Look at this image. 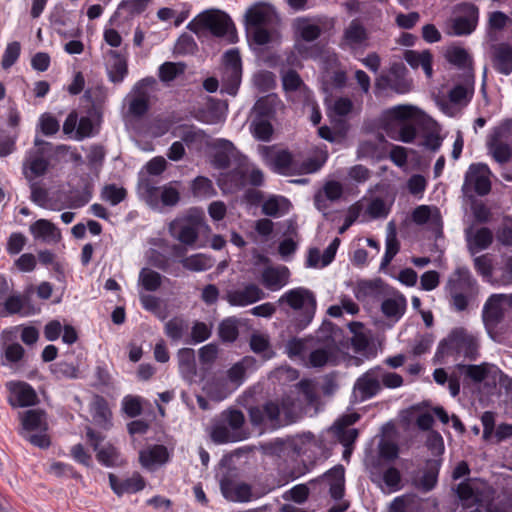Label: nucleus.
<instances>
[{
	"label": "nucleus",
	"instance_id": "3c124183",
	"mask_svg": "<svg viewBox=\"0 0 512 512\" xmlns=\"http://www.w3.org/2000/svg\"><path fill=\"white\" fill-rule=\"evenodd\" d=\"M139 281L146 291L153 292L160 288L162 276L154 270L143 268L139 273Z\"/></svg>",
	"mask_w": 512,
	"mask_h": 512
},
{
	"label": "nucleus",
	"instance_id": "2f4dec72",
	"mask_svg": "<svg viewBox=\"0 0 512 512\" xmlns=\"http://www.w3.org/2000/svg\"><path fill=\"white\" fill-rule=\"evenodd\" d=\"M280 100L276 94L259 98L253 107L254 118L273 119Z\"/></svg>",
	"mask_w": 512,
	"mask_h": 512
},
{
	"label": "nucleus",
	"instance_id": "a878e982",
	"mask_svg": "<svg viewBox=\"0 0 512 512\" xmlns=\"http://www.w3.org/2000/svg\"><path fill=\"white\" fill-rule=\"evenodd\" d=\"M169 459L170 454L167 447L161 444H155L139 453V461L147 469H152L156 465H163Z\"/></svg>",
	"mask_w": 512,
	"mask_h": 512
},
{
	"label": "nucleus",
	"instance_id": "a19ab883",
	"mask_svg": "<svg viewBox=\"0 0 512 512\" xmlns=\"http://www.w3.org/2000/svg\"><path fill=\"white\" fill-rule=\"evenodd\" d=\"M406 310V300L404 298H387L381 304V311L391 319L399 320Z\"/></svg>",
	"mask_w": 512,
	"mask_h": 512
},
{
	"label": "nucleus",
	"instance_id": "5fc2aeb1",
	"mask_svg": "<svg viewBox=\"0 0 512 512\" xmlns=\"http://www.w3.org/2000/svg\"><path fill=\"white\" fill-rule=\"evenodd\" d=\"M184 68L182 63L164 62L159 67V78L162 82H171L184 73Z\"/></svg>",
	"mask_w": 512,
	"mask_h": 512
},
{
	"label": "nucleus",
	"instance_id": "13d9d810",
	"mask_svg": "<svg viewBox=\"0 0 512 512\" xmlns=\"http://www.w3.org/2000/svg\"><path fill=\"white\" fill-rule=\"evenodd\" d=\"M21 53V44L18 41L8 43L2 56L1 66L3 69H8L13 66Z\"/></svg>",
	"mask_w": 512,
	"mask_h": 512
},
{
	"label": "nucleus",
	"instance_id": "c756f323",
	"mask_svg": "<svg viewBox=\"0 0 512 512\" xmlns=\"http://www.w3.org/2000/svg\"><path fill=\"white\" fill-rule=\"evenodd\" d=\"M4 308L7 314H21L29 316L35 314V309L30 304V297L28 295L16 294L10 295L5 299Z\"/></svg>",
	"mask_w": 512,
	"mask_h": 512
},
{
	"label": "nucleus",
	"instance_id": "c03bdc74",
	"mask_svg": "<svg viewBox=\"0 0 512 512\" xmlns=\"http://www.w3.org/2000/svg\"><path fill=\"white\" fill-rule=\"evenodd\" d=\"M469 232L470 230H466L467 238L477 250H485L493 242V232L488 227L479 228L472 237H470Z\"/></svg>",
	"mask_w": 512,
	"mask_h": 512
},
{
	"label": "nucleus",
	"instance_id": "39448f33",
	"mask_svg": "<svg viewBox=\"0 0 512 512\" xmlns=\"http://www.w3.org/2000/svg\"><path fill=\"white\" fill-rule=\"evenodd\" d=\"M279 302H285L297 311L293 324L298 331L304 330L315 316L317 301L313 292L307 288L290 289L280 297Z\"/></svg>",
	"mask_w": 512,
	"mask_h": 512
},
{
	"label": "nucleus",
	"instance_id": "7ed1b4c3",
	"mask_svg": "<svg viewBox=\"0 0 512 512\" xmlns=\"http://www.w3.org/2000/svg\"><path fill=\"white\" fill-rule=\"evenodd\" d=\"M449 306L455 312H464L476 302L479 284L467 267H458L446 286Z\"/></svg>",
	"mask_w": 512,
	"mask_h": 512
},
{
	"label": "nucleus",
	"instance_id": "e2e57ef3",
	"mask_svg": "<svg viewBox=\"0 0 512 512\" xmlns=\"http://www.w3.org/2000/svg\"><path fill=\"white\" fill-rule=\"evenodd\" d=\"M122 410L130 418H135L142 413V403L138 396L127 395L122 400Z\"/></svg>",
	"mask_w": 512,
	"mask_h": 512
},
{
	"label": "nucleus",
	"instance_id": "c9c22d12",
	"mask_svg": "<svg viewBox=\"0 0 512 512\" xmlns=\"http://www.w3.org/2000/svg\"><path fill=\"white\" fill-rule=\"evenodd\" d=\"M247 173L248 165L240 163L224 174L223 180L231 189L240 190L247 185Z\"/></svg>",
	"mask_w": 512,
	"mask_h": 512
},
{
	"label": "nucleus",
	"instance_id": "0e129e2a",
	"mask_svg": "<svg viewBox=\"0 0 512 512\" xmlns=\"http://www.w3.org/2000/svg\"><path fill=\"white\" fill-rule=\"evenodd\" d=\"M27 243L26 236L21 232H13L7 239L6 251L9 255L19 254Z\"/></svg>",
	"mask_w": 512,
	"mask_h": 512
},
{
	"label": "nucleus",
	"instance_id": "f704fd0d",
	"mask_svg": "<svg viewBox=\"0 0 512 512\" xmlns=\"http://www.w3.org/2000/svg\"><path fill=\"white\" fill-rule=\"evenodd\" d=\"M44 415V412L41 410L32 409L25 411L21 417V432L28 433L42 428L46 430Z\"/></svg>",
	"mask_w": 512,
	"mask_h": 512
},
{
	"label": "nucleus",
	"instance_id": "4be33fe9",
	"mask_svg": "<svg viewBox=\"0 0 512 512\" xmlns=\"http://www.w3.org/2000/svg\"><path fill=\"white\" fill-rule=\"evenodd\" d=\"M152 77L144 78L134 87V96L129 102V113L134 117H142L149 110V95L145 87L152 84Z\"/></svg>",
	"mask_w": 512,
	"mask_h": 512
},
{
	"label": "nucleus",
	"instance_id": "393cba45",
	"mask_svg": "<svg viewBox=\"0 0 512 512\" xmlns=\"http://www.w3.org/2000/svg\"><path fill=\"white\" fill-rule=\"evenodd\" d=\"M189 322L182 316H174L164 325V333L173 343L189 341Z\"/></svg>",
	"mask_w": 512,
	"mask_h": 512
},
{
	"label": "nucleus",
	"instance_id": "e433bc0d",
	"mask_svg": "<svg viewBox=\"0 0 512 512\" xmlns=\"http://www.w3.org/2000/svg\"><path fill=\"white\" fill-rule=\"evenodd\" d=\"M96 458L101 465L106 467L120 466L123 463L118 448L112 444L101 447L96 453Z\"/></svg>",
	"mask_w": 512,
	"mask_h": 512
},
{
	"label": "nucleus",
	"instance_id": "412c9836",
	"mask_svg": "<svg viewBox=\"0 0 512 512\" xmlns=\"http://www.w3.org/2000/svg\"><path fill=\"white\" fill-rule=\"evenodd\" d=\"M441 465V459L426 460L422 475L413 479L414 487L423 493L432 491L437 486Z\"/></svg>",
	"mask_w": 512,
	"mask_h": 512
},
{
	"label": "nucleus",
	"instance_id": "b1692460",
	"mask_svg": "<svg viewBox=\"0 0 512 512\" xmlns=\"http://www.w3.org/2000/svg\"><path fill=\"white\" fill-rule=\"evenodd\" d=\"M108 478L111 489L118 496L137 493L145 488V480L139 473H134L130 478L121 481L113 473H109Z\"/></svg>",
	"mask_w": 512,
	"mask_h": 512
},
{
	"label": "nucleus",
	"instance_id": "f03ea898",
	"mask_svg": "<svg viewBox=\"0 0 512 512\" xmlns=\"http://www.w3.org/2000/svg\"><path fill=\"white\" fill-rule=\"evenodd\" d=\"M244 426V413L237 408H227L211 420L209 436L215 444L243 441L249 434Z\"/></svg>",
	"mask_w": 512,
	"mask_h": 512
},
{
	"label": "nucleus",
	"instance_id": "4468645a",
	"mask_svg": "<svg viewBox=\"0 0 512 512\" xmlns=\"http://www.w3.org/2000/svg\"><path fill=\"white\" fill-rule=\"evenodd\" d=\"M511 133V125L504 123L493 130L488 142L489 151L493 159L499 164L508 163L512 158V149L505 143Z\"/></svg>",
	"mask_w": 512,
	"mask_h": 512
},
{
	"label": "nucleus",
	"instance_id": "69168bd1",
	"mask_svg": "<svg viewBox=\"0 0 512 512\" xmlns=\"http://www.w3.org/2000/svg\"><path fill=\"white\" fill-rule=\"evenodd\" d=\"M254 85L261 92H267L275 86V76L270 71H259L254 75Z\"/></svg>",
	"mask_w": 512,
	"mask_h": 512
},
{
	"label": "nucleus",
	"instance_id": "c85d7f7f",
	"mask_svg": "<svg viewBox=\"0 0 512 512\" xmlns=\"http://www.w3.org/2000/svg\"><path fill=\"white\" fill-rule=\"evenodd\" d=\"M405 61L413 69L421 67L427 78H431L433 75V55L429 50H423L421 52L415 50H406L404 53Z\"/></svg>",
	"mask_w": 512,
	"mask_h": 512
},
{
	"label": "nucleus",
	"instance_id": "8fccbe9b",
	"mask_svg": "<svg viewBox=\"0 0 512 512\" xmlns=\"http://www.w3.org/2000/svg\"><path fill=\"white\" fill-rule=\"evenodd\" d=\"M112 54L116 57V60L109 67L108 76L112 83L118 84L121 83L128 74V66L126 60L120 58L118 53L112 52Z\"/></svg>",
	"mask_w": 512,
	"mask_h": 512
},
{
	"label": "nucleus",
	"instance_id": "052dcab7",
	"mask_svg": "<svg viewBox=\"0 0 512 512\" xmlns=\"http://www.w3.org/2000/svg\"><path fill=\"white\" fill-rule=\"evenodd\" d=\"M458 367L460 370L464 371L466 377H468L469 379H471L472 381L477 382V383H480L484 379H486V377L488 376V373H489L486 364H481V365L460 364Z\"/></svg>",
	"mask_w": 512,
	"mask_h": 512
},
{
	"label": "nucleus",
	"instance_id": "5701e85b",
	"mask_svg": "<svg viewBox=\"0 0 512 512\" xmlns=\"http://www.w3.org/2000/svg\"><path fill=\"white\" fill-rule=\"evenodd\" d=\"M381 366L365 372L356 382V387L363 399H371L381 391Z\"/></svg>",
	"mask_w": 512,
	"mask_h": 512
},
{
	"label": "nucleus",
	"instance_id": "ea45409f",
	"mask_svg": "<svg viewBox=\"0 0 512 512\" xmlns=\"http://www.w3.org/2000/svg\"><path fill=\"white\" fill-rule=\"evenodd\" d=\"M51 372L58 380L78 379L81 373L78 365L67 361H60L52 365Z\"/></svg>",
	"mask_w": 512,
	"mask_h": 512
},
{
	"label": "nucleus",
	"instance_id": "72a5a7b5",
	"mask_svg": "<svg viewBox=\"0 0 512 512\" xmlns=\"http://www.w3.org/2000/svg\"><path fill=\"white\" fill-rule=\"evenodd\" d=\"M179 371L185 378L196 375L195 352L192 348H181L177 353Z\"/></svg>",
	"mask_w": 512,
	"mask_h": 512
},
{
	"label": "nucleus",
	"instance_id": "338daca9",
	"mask_svg": "<svg viewBox=\"0 0 512 512\" xmlns=\"http://www.w3.org/2000/svg\"><path fill=\"white\" fill-rule=\"evenodd\" d=\"M211 330L208 325L201 321L194 322L189 335L190 343H202L209 339Z\"/></svg>",
	"mask_w": 512,
	"mask_h": 512
},
{
	"label": "nucleus",
	"instance_id": "f257e3e1",
	"mask_svg": "<svg viewBox=\"0 0 512 512\" xmlns=\"http://www.w3.org/2000/svg\"><path fill=\"white\" fill-rule=\"evenodd\" d=\"M421 111L413 106L398 105L383 113L382 128L393 140L412 143L417 136L416 120Z\"/></svg>",
	"mask_w": 512,
	"mask_h": 512
},
{
	"label": "nucleus",
	"instance_id": "864d4df0",
	"mask_svg": "<svg viewBox=\"0 0 512 512\" xmlns=\"http://www.w3.org/2000/svg\"><path fill=\"white\" fill-rule=\"evenodd\" d=\"M334 352L330 348H318L313 350L308 357V362L311 367L320 368L332 362Z\"/></svg>",
	"mask_w": 512,
	"mask_h": 512
},
{
	"label": "nucleus",
	"instance_id": "bb28decb",
	"mask_svg": "<svg viewBox=\"0 0 512 512\" xmlns=\"http://www.w3.org/2000/svg\"><path fill=\"white\" fill-rule=\"evenodd\" d=\"M289 277V270L286 266L266 267L261 274L262 284L271 291L281 289Z\"/></svg>",
	"mask_w": 512,
	"mask_h": 512
},
{
	"label": "nucleus",
	"instance_id": "a18cd8bd",
	"mask_svg": "<svg viewBox=\"0 0 512 512\" xmlns=\"http://www.w3.org/2000/svg\"><path fill=\"white\" fill-rule=\"evenodd\" d=\"M127 197V190L116 184H106L101 190V199L112 206H116Z\"/></svg>",
	"mask_w": 512,
	"mask_h": 512
},
{
	"label": "nucleus",
	"instance_id": "6e6552de",
	"mask_svg": "<svg viewBox=\"0 0 512 512\" xmlns=\"http://www.w3.org/2000/svg\"><path fill=\"white\" fill-rule=\"evenodd\" d=\"M35 148L31 149L24 162V168L28 169L33 177L43 176L50 166L49 158L53 152L65 153L69 146L60 144L53 146L52 143L36 138L34 140Z\"/></svg>",
	"mask_w": 512,
	"mask_h": 512
},
{
	"label": "nucleus",
	"instance_id": "9d476101",
	"mask_svg": "<svg viewBox=\"0 0 512 512\" xmlns=\"http://www.w3.org/2000/svg\"><path fill=\"white\" fill-rule=\"evenodd\" d=\"M312 445H317L315 436L311 433H304L296 437L287 439L277 438L269 444L271 454L279 458L290 459L296 461L301 454L306 453L308 448Z\"/></svg>",
	"mask_w": 512,
	"mask_h": 512
},
{
	"label": "nucleus",
	"instance_id": "774afa93",
	"mask_svg": "<svg viewBox=\"0 0 512 512\" xmlns=\"http://www.w3.org/2000/svg\"><path fill=\"white\" fill-rule=\"evenodd\" d=\"M366 213L372 219L385 218L389 214V208L382 198H374L367 206Z\"/></svg>",
	"mask_w": 512,
	"mask_h": 512
},
{
	"label": "nucleus",
	"instance_id": "cd10ccee",
	"mask_svg": "<svg viewBox=\"0 0 512 512\" xmlns=\"http://www.w3.org/2000/svg\"><path fill=\"white\" fill-rule=\"evenodd\" d=\"M272 166L273 170L280 175L291 176L301 173L297 161L288 150L276 152L272 158Z\"/></svg>",
	"mask_w": 512,
	"mask_h": 512
},
{
	"label": "nucleus",
	"instance_id": "09e8293b",
	"mask_svg": "<svg viewBox=\"0 0 512 512\" xmlns=\"http://www.w3.org/2000/svg\"><path fill=\"white\" fill-rule=\"evenodd\" d=\"M272 119L253 118L251 127L253 128V135L256 139L264 142L271 140L273 135Z\"/></svg>",
	"mask_w": 512,
	"mask_h": 512
},
{
	"label": "nucleus",
	"instance_id": "49530a36",
	"mask_svg": "<svg viewBox=\"0 0 512 512\" xmlns=\"http://www.w3.org/2000/svg\"><path fill=\"white\" fill-rule=\"evenodd\" d=\"M242 71H223L221 93L235 96L241 84Z\"/></svg>",
	"mask_w": 512,
	"mask_h": 512
},
{
	"label": "nucleus",
	"instance_id": "603ef678",
	"mask_svg": "<svg viewBox=\"0 0 512 512\" xmlns=\"http://www.w3.org/2000/svg\"><path fill=\"white\" fill-rule=\"evenodd\" d=\"M151 264L174 277H179L181 274L179 265L161 253H156V255L152 257Z\"/></svg>",
	"mask_w": 512,
	"mask_h": 512
},
{
	"label": "nucleus",
	"instance_id": "dca6fc26",
	"mask_svg": "<svg viewBox=\"0 0 512 512\" xmlns=\"http://www.w3.org/2000/svg\"><path fill=\"white\" fill-rule=\"evenodd\" d=\"M220 490L229 501L244 503L253 499L252 487L247 483L237 482L230 474L221 478Z\"/></svg>",
	"mask_w": 512,
	"mask_h": 512
},
{
	"label": "nucleus",
	"instance_id": "680f3d73",
	"mask_svg": "<svg viewBox=\"0 0 512 512\" xmlns=\"http://www.w3.org/2000/svg\"><path fill=\"white\" fill-rule=\"evenodd\" d=\"M253 363L250 357H244L241 361L235 363L228 370V377L232 382L241 383L246 375L247 368Z\"/></svg>",
	"mask_w": 512,
	"mask_h": 512
},
{
	"label": "nucleus",
	"instance_id": "6ab92c4d",
	"mask_svg": "<svg viewBox=\"0 0 512 512\" xmlns=\"http://www.w3.org/2000/svg\"><path fill=\"white\" fill-rule=\"evenodd\" d=\"M492 66L496 72L509 76L512 73V45L506 42L493 44L490 48Z\"/></svg>",
	"mask_w": 512,
	"mask_h": 512
},
{
	"label": "nucleus",
	"instance_id": "473e14b6",
	"mask_svg": "<svg viewBox=\"0 0 512 512\" xmlns=\"http://www.w3.org/2000/svg\"><path fill=\"white\" fill-rule=\"evenodd\" d=\"M217 150L213 154L212 163L217 169H227L231 163V152L235 149L233 143L227 139L217 141Z\"/></svg>",
	"mask_w": 512,
	"mask_h": 512
},
{
	"label": "nucleus",
	"instance_id": "f3484780",
	"mask_svg": "<svg viewBox=\"0 0 512 512\" xmlns=\"http://www.w3.org/2000/svg\"><path fill=\"white\" fill-rule=\"evenodd\" d=\"M459 9L465 15L454 19L452 24L453 33L457 36L470 35L477 27L479 20V9L473 3H461Z\"/></svg>",
	"mask_w": 512,
	"mask_h": 512
},
{
	"label": "nucleus",
	"instance_id": "6e6d98bb",
	"mask_svg": "<svg viewBox=\"0 0 512 512\" xmlns=\"http://www.w3.org/2000/svg\"><path fill=\"white\" fill-rule=\"evenodd\" d=\"M55 231V225L46 219H39L30 225V232L36 239L52 237Z\"/></svg>",
	"mask_w": 512,
	"mask_h": 512
},
{
	"label": "nucleus",
	"instance_id": "58836bf2",
	"mask_svg": "<svg viewBox=\"0 0 512 512\" xmlns=\"http://www.w3.org/2000/svg\"><path fill=\"white\" fill-rule=\"evenodd\" d=\"M191 192L196 198H211L217 194L213 182L205 176H197L191 183Z\"/></svg>",
	"mask_w": 512,
	"mask_h": 512
},
{
	"label": "nucleus",
	"instance_id": "9b49d317",
	"mask_svg": "<svg viewBox=\"0 0 512 512\" xmlns=\"http://www.w3.org/2000/svg\"><path fill=\"white\" fill-rule=\"evenodd\" d=\"M492 172L485 163L471 164L465 173L462 186L463 193L471 197V193L478 196H486L491 192L492 183L490 177Z\"/></svg>",
	"mask_w": 512,
	"mask_h": 512
},
{
	"label": "nucleus",
	"instance_id": "a211bd4d",
	"mask_svg": "<svg viewBox=\"0 0 512 512\" xmlns=\"http://www.w3.org/2000/svg\"><path fill=\"white\" fill-rule=\"evenodd\" d=\"M263 290L254 283L244 285L241 289L230 290L226 300L231 306L245 307L265 298Z\"/></svg>",
	"mask_w": 512,
	"mask_h": 512
},
{
	"label": "nucleus",
	"instance_id": "20e7f679",
	"mask_svg": "<svg viewBox=\"0 0 512 512\" xmlns=\"http://www.w3.org/2000/svg\"><path fill=\"white\" fill-rule=\"evenodd\" d=\"M478 350L477 338L465 328L457 327L439 342L435 356L438 359L448 356H463L470 361H475L479 356Z\"/></svg>",
	"mask_w": 512,
	"mask_h": 512
},
{
	"label": "nucleus",
	"instance_id": "2eb2a0df",
	"mask_svg": "<svg viewBox=\"0 0 512 512\" xmlns=\"http://www.w3.org/2000/svg\"><path fill=\"white\" fill-rule=\"evenodd\" d=\"M281 408L276 401L269 400L263 405L251 406L248 409L250 423L253 427L279 426Z\"/></svg>",
	"mask_w": 512,
	"mask_h": 512
},
{
	"label": "nucleus",
	"instance_id": "aec40b11",
	"mask_svg": "<svg viewBox=\"0 0 512 512\" xmlns=\"http://www.w3.org/2000/svg\"><path fill=\"white\" fill-rule=\"evenodd\" d=\"M9 404L12 407H29L37 403V394L26 382H15L9 385Z\"/></svg>",
	"mask_w": 512,
	"mask_h": 512
},
{
	"label": "nucleus",
	"instance_id": "f8f14e48",
	"mask_svg": "<svg viewBox=\"0 0 512 512\" xmlns=\"http://www.w3.org/2000/svg\"><path fill=\"white\" fill-rule=\"evenodd\" d=\"M412 81L407 78V69L403 63H393L387 73H381L375 81L377 91H393L406 94L411 90Z\"/></svg>",
	"mask_w": 512,
	"mask_h": 512
},
{
	"label": "nucleus",
	"instance_id": "37998d69",
	"mask_svg": "<svg viewBox=\"0 0 512 512\" xmlns=\"http://www.w3.org/2000/svg\"><path fill=\"white\" fill-rule=\"evenodd\" d=\"M368 38L365 27L354 19L344 31V39L349 44H362Z\"/></svg>",
	"mask_w": 512,
	"mask_h": 512
},
{
	"label": "nucleus",
	"instance_id": "bf43d9fd",
	"mask_svg": "<svg viewBox=\"0 0 512 512\" xmlns=\"http://www.w3.org/2000/svg\"><path fill=\"white\" fill-rule=\"evenodd\" d=\"M38 127L43 135L53 136L59 131L60 124L52 114L43 113L39 118Z\"/></svg>",
	"mask_w": 512,
	"mask_h": 512
},
{
	"label": "nucleus",
	"instance_id": "7c9ffc66",
	"mask_svg": "<svg viewBox=\"0 0 512 512\" xmlns=\"http://www.w3.org/2000/svg\"><path fill=\"white\" fill-rule=\"evenodd\" d=\"M344 475L345 470L342 465H336L324 474V477L330 480L329 493L334 500H340L344 496Z\"/></svg>",
	"mask_w": 512,
	"mask_h": 512
},
{
	"label": "nucleus",
	"instance_id": "de8ad7c7",
	"mask_svg": "<svg viewBox=\"0 0 512 512\" xmlns=\"http://www.w3.org/2000/svg\"><path fill=\"white\" fill-rule=\"evenodd\" d=\"M330 430L345 448L351 447L359 435V432L356 428H350L335 423Z\"/></svg>",
	"mask_w": 512,
	"mask_h": 512
},
{
	"label": "nucleus",
	"instance_id": "ddd939ff",
	"mask_svg": "<svg viewBox=\"0 0 512 512\" xmlns=\"http://www.w3.org/2000/svg\"><path fill=\"white\" fill-rule=\"evenodd\" d=\"M506 308H510L509 294H492L484 303L482 321L489 334L504 320Z\"/></svg>",
	"mask_w": 512,
	"mask_h": 512
},
{
	"label": "nucleus",
	"instance_id": "0eeeda50",
	"mask_svg": "<svg viewBox=\"0 0 512 512\" xmlns=\"http://www.w3.org/2000/svg\"><path fill=\"white\" fill-rule=\"evenodd\" d=\"M211 229L205 221L203 213L190 212L182 218L173 220L169 225L171 236L185 246H193L201 232H209Z\"/></svg>",
	"mask_w": 512,
	"mask_h": 512
},
{
	"label": "nucleus",
	"instance_id": "423d86ee",
	"mask_svg": "<svg viewBox=\"0 0 512 512\" xmlns=\"http://www.w3.org/2000/svg\"><path fill=\"white\" fill-rule=\"evenodd\" d=\"M188 29L196 34L210 32L213 36H228L232 43L236 38V30L229 16L223 12L211 10L197 15L189 24Z\"/></svg>",
	"mask_w": 512,
	"mask_h": 512
},
{
	"label": "nucleus",
	"instance_id": "4d7b16f0",
	"mask_svg": "<svg viewBox=\"0 0 512 512\" xmlns=\"http://www.w3.org/2000/svg\"><path fill=\"white\" fill-rule=\"evenodd\" d=\"M250 348L256 354H262L264 358L272 357L270 350V342L268 338L262 334H253L250 338Z\"/></svg>",
	"mask_w": 512,
	"mask_h": 512
},
{
	"label": "nucleus",
	"instance_id": "4c0bfd02",
	"mask_svg": "<svg viewBox=\"0 0 512 512\" xmlns=\"http://www.w3.org/2000/svg\"><path fill=\"white\" fill-rule=\"evenodd\" d=\"M381 293V280H361L357 283L355 296L359 301L375 298Z\"/></svg>",
	"mask_w": 512,
	"mask_h": 512
},
{
	"label": "nucleus",
	"instance_id": "79ce46f5",
	"mask_svg": "<svg viewBox=\"0 0 512 512\" xmlns=\"http://www.w3.org/2000/svg\"><path fill=\"white\" fill-rule=\"evenodd\" d=\"M180 263L185 269L194 272L206 271L213 266L211 259L201 253L188 256L180 260Z\"/></svg>",
	"mask_w": 512,
	"mask_h": 512
},
{
	"label": "nucleus",
	"instance_id": "1a4fd4ad",
	"mask_svg": "<svg viewBox=\"0 0 512 512\" xmlns=\"http://www.w3.org/2000/svg\"><path fill=\"white\" fill-rule=\"evenodd\" d=\"M175 184L177 182L156 186L152 180H144L141 189L146 203L153 209L176 206L180 201V192Z\"/></svg>",
	"mask_w": 512,
	"mask_h": 512
}]
</instances>
